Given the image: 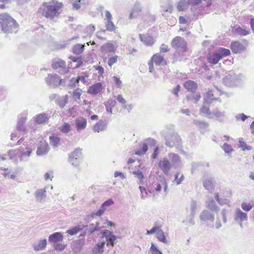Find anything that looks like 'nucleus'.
Wrapping results in <instances>:
<instances>
[{"instance_id":"f257e3e1","label":"nucleus","mask_w":254,"mask_h":254,"mask_svg":"<svg viewBox=\"0 0 254 254\" xmlns=\"http://www.w3.org/2000/svg\"><path fill=\"white\" fill-rule=\"evenodd\" d=\"M63 4L56 0L42 3L38 9V12L48 19L53 20L60 15L62 11Z\"/></svg>"},{"instance_id":"f03ea898","label":"nucleus","mask_w":254,"mask_h":254,"mask_svg":"<svg viewBox=\"0 0 254 254\" xmlns=\"http://www.w3.org/2000/svg\"><path fill=\"white\" fill-rule=\"evenodd\" d=\"M162 133L165 139L166 146L170 148L175 147L177 148H179L180 147L182 139L178 133L175 131L173 125L167 126Z\"/></svg>"},{"instance_id":"7ed1b4c3","label":"nucleus","mask_w":254,"mask_h":254,"mask_svg":"<svg viewBox=\"0 0 254 254\" xmlns=\"http://www.w3.org/2000/svg\"><path fill=\"white\" fill-rule=\"evenodd\" d=\"M187 45L185 40L180 36L176 37L172 40L171 46L176 50L174 54V59L181 61L186 59L184 57L188 52Z\"/></svg>"},{"instance_id":"20e7f679","label":"nucleus","mask_w":254,"mask_h":254,"mask_svg":"<svg viewBox=\"0 0 254 254\" xmlns=\"http://www.w3.org/2000/svg\"><path fill=\"white\" fill-rule=\"evenodd\" d=\"M18 24L16 21L7 13L0 14V28L4 33L16 32Z\"/></svg>"},{"instance_id":"39448f33","label":"nucleus","mask_w":254,"mask_h":254,"mask_svg":"<svg viewBox=\"0 0 254 254\" xmlns=\"http://www.w3.org/2000/svg\"><path fill=\"white\" fill-rule=\"evenodd\" d=\"M201 3L202 0H181L178 3L177 8L179 11H184L190 5L193 14L198 16L201 14V11L204 7Z\"/></svg>"},{"instance_id":"423d86ee","label":"nucleus","mask_w":254,"mask_h":254,"mask_svg":"<svg viewBox=\"0 0 254 254\" xmlns=\"http://www.w3.org/2000/svg\"><path fill=\"white\" fill-rule=\"evenodd\" d=\"M152 187L157 192L160 191L163 188L164 191L167 192L168 185L165 177L162 175H159L156 178L152 183Z\"/></svg>"},{"instance_id":"0eeeda50","label":"nucleus","mask_w":254,"mask_h":254,"mask_svg":"<svg viewBox=\"0 0 254 254\" xmlns=\"http://www.w3.org/2000/svg\"><path fill=\"white\" fill-rule=\"evenodd\" d=\"M81 158V149L77 148L69 154L68 161L74 167H77L80 163Z\"/></svg>"},{"instance_id":"6e6552de","label":"nucleus","mask_w":254,"mask_h":254,"mask_svg":"<svg viewBox=\"0 0 254 254\" xmlns=\"http://www.w3.org/2000/svg\"><path fill=\"white\" fill-rule=\"evenodd\" d=\"M156 144V140L151 137L147 138L144 140V142L140 146V148L136 151L135 154L138 155L144 154L148 150V145L154 146Z\"/></svg>"},{"instance_id":"1a4fd4ad","label":"nucleus","mask_w":254,"mask_h":254,"mask_svg":"<svg viewBox=\"0 0 254 254\" xmlns=\"http://www.w3.org/2000/svg\"><path fill=\"white\" fill-rule=\"evenodd\" d=\"M52 67L61 73H65L68 71V67L66 66L65 62L61 59L53 61Z\"/></svg>"},{"instance_id":"9d476101","label":"nucleus","mask_w":254,"mask_h":254,"mask_svg":"<svg viewBox=\"0 0 254 254\" xmlns=\"http://www.w3.org/2000/svg\"><path fill=\"white\" fill-rule=\"evenodd\" d=\"M102 234L103 237L106 239L107 246L113 247L115 245V241L118 239V237L114 235L112 232L108 230L102 231Z\"/></svg>"},{"instance_id":"9b49d317","label":"nucleus","mask_w":254,"mask_h":254,"mask_svg":"<svg viewBox=\"0 0 254 254\" xmlns=\"http://www.w3.org/2000/svg\"><path fill=\"white\" fill-rule=\"evenodd\" d=\"M168 160L171 164V166L176 169L180 168L182 167V162L181 158L177 154L170 153L168 154Z\"/></svg>"},{"instance_id":"f8f14e48","label":"nucleus","mask_w":254,"mask_h":254,"mask_svg":"<svg viewBox=\"0 0 254 254\" xmlns=\"http://www.w3.org/2000/svg\"><path fill=\"white\" fill-rule=\"evenodd\" d=\"M19 153L20 154L18 156V157H19L21 161L23 160L25 158L29 157L32 152L31 146L24 143L19 148Z\"/></svg>"},{"instance_id":"ddd939ff","label":"nucleus","mask_w":254,"mask_h":254,"mask_svg":"<svg viewBox=\"0 0 254 254\" xmlns=\"http://www.w3.org/2000/svg\"><path fill=\"white\" fill-rule=\"evenodd\" d=\"M47 84L51 86L60 85L62 80L56 74H49L45 79Z\"/></svg>"},{"instance_id":"4468645a","label":"nucleus","mask_w":254,"mask_h":254,"mask_svg":"<svg viewBox=\"0 0 254 254\" xmlns=\"http://www.w3.org/2000/svg\"><path fill=\"white\" fill-rule=\"evenodd\" d=\"M159 167L166 175H168L169 171L172 167L171 162L167 158H164L158 163Z\"/></svg>"},{"instance_id":"2eb2a0df","label":"nucleus","mask_w":254,"mask_h":254,"mask_svg":"<svg viewBox=\"0 0 254 254\" xmlns=\"http://www.w3.org/2000/svg\"><path fill=\"white\" fill-rule=\"evenodd\" d=\"M202 183L203 187L209 192H211L214 190L215 184L211 177H208L204 175L203 176Z\"/></svg>"},{"instance_id":"dca6fc26","label":"nucleus","mask_w":254,"mask_h":254,"mask_svg":"<svg viewBox=\"0 0 254 254\" xmlns=\"http://www.w3.org/2000/svg\"><path fill=\"white\" fill-rule=\"evenodd\" d=\"M231 49L234 54H239L245 51L246 47L238 41H235L231 43Z\"/></svg>"},{"instance_id":"f3484780","label":"nucleus","mask_w":254,"mask_h":254,"mask_svg":"<svg viewBox=\"0 0 254 254\" xmlns=\"http://www.w3.org/2000/svg\"><path fill=\"white\" fill-rule=\"evenodd\" d=\"M139 36L141 41L146 46H152L155 43V40L150 35L139 34Z\"/></svg>"},{"instance_id":"a211bd4d","label":"nucleus","mask_w":254,"mask_h":254,"mask_svg":"<svg viewBox=\"0 0 254 254\" xmlns=\"http://www.w3.org/2000/svg\"><path fill=\"white\" fill-rule=\"evenodd\" d=\"M199 218L201 221H210L213 222L214 220V215L213 213L208 210H203L199 215Z\"/></svg>"},{"instance_id":"6ab92c4d","label":"nucleus","mask_w":254,"mask_h":254,"mask_svg":"<svg viewBox=\"0 0 254 254\" xmlns=\"http://www.w3.org/2000/svg\"><path fill=\"white\" fill-rule=\"evenodd\" d=\"M206 207L211 211L218 213L220 210V208L217 205L215 200L212 197H209L206 201Z\"/></svg>"},{"instance_id":"aec40b11","label":"nucleus","mask_w":254,"mask_h":254,"mask_svg":"<svg viewBox=\"0 0 254 254\" xmlns=\"http://www.w3.org/2000/svg\"><path fill=\"white\" fill-rule=\"evenodd\" d=\"M234 220L236 221H245L248 220L247 213L243 212L240 208L235 210Z\"/></svg>"},{"instance_id":"412c9836","label":"nucleus","mask_w":254,"mask_h":254,"mask_svg":"<svg viewBox=\"0 0 254 254\" xmlns=\"http://www.w3.org/2000/svg\"><path fill=\"white\" fill-rule=\"evenodd\" d=\"M36 200L39 202H43L46 197V188L43 189H39L34 193Z\"/></svg>"},{"instance_id":"4be33fe9","label":"nucleus","mask_w":254,"mask_h":254,"mask_svg":"<svg viewBox=\"0 0 254 254\" xmlns=\"http://www.w3.org/2000/svg\"><path fill=\"white\" fill-rule=\"evenodd\" d=\"M103 89L102 84L101 82H98L91 86L87 92L91 95H96L99 93Z\"/></svg>"},{"instance_id":"5701e85b","label":"nucleus","mask_w":254,"mask_h":254,"mask_svg":"<svg viewBox=\"0 0 254 254\" xmlns=\"http://www.w3.org/2000/svg\"><path fill=\"white\" fill-rule=\"evenodd\" d=\"M75 126L77 131L83 130L87 126V121L83 117H78L75 121Z\"/></svg>"},{"instance_id":"b1692460","label":"nucleus","mask_w":254,"mask_h":254,"mask_svg":"<svg viewBox=\"0 0 254 254\" xmlns=\"http://www.w3.org/2000/svg\"><path fill=\"white\" fill-rule=\"evenodd\" d=\"M210 119L215 117L217 120L220 122H223L226 116V112L225 111L221 112L218 109H216L210 114Z\"/></svg>"},{"instance_id":"393cba45","label":"nucleus","mask_w":254,"mask_h":254,"mask_svg":"<svg viewBox=\"0 0 254 254\" xmlns=\"http://www.w3.org/2000/svg\"><path fill=\"white\" fill-rule=\"evenodd\" d=\"M105 241L99 242L92 250V254H102L104 252Z\"/></svg>"},{"instance_id":"a878e982","label":"nucleus","mask_w":254,"mask_h":254,"mask_svg":"<svg viewBox=\"0 0 254 254\" xmlns=\"http://www.w3.org/2000/svg\"><path fill=\"white\" fill-rule=\"evenodd\" d=\"M208 62L211 64H215L222 59V56L218 53L209 54L207 57Z\"/></svg>"},{"instance_id":"bb28decb","label":"nucleus","mask_w":254,"mask_h":254,"mask_svg":"<svg viewBox=\"0 0 254 254\" xmlns=\"http://www.w3.org/2000/svg\"><path fill=\"white\" fill-rule=\"evenodd\" d=\"M49 145L45 142H41L37 150V154L38 155H43L49 151Z\"/></svg>"},{"instance_id":"cd10ccee","label":"nucleus","mask_w":254,"mask_h":254,"mask_svg":"<svg viewBox=\"0 0 254 254\" xmlns=\"http://www.w3.org/2000/svg\"><path fill=\"white\" fill-rule=\"evenodd\" d=\"M213 100H218L219 102H221V100L219 98H215L214 97V95L212 94V90H209L208 91L204 97V101L207 104H210L212 102Z\"/></svg>"},{"instance_id":"c85d7f7f","label":"nucleus","mask_w":254,"mask_h":254,"mask_svg":"<svg viewBox=\"0 0 254 254\" xmlns=\"http://www.w3.org/2000/svg\"><path fill=\"white\" fill-rule=\"evenodd\" d=\"M18 121L17 122V128L19 131H23L26 129V127L24 125L26 121V117L22 115H20L19 117Z\"/></svg>"},{"instance_id":"c756f323","label":"nucleus","mask_w":254,"mask_h":254,"mask_svg":"<svg viewBox=\"0 0 254 254\" xmlns=\"http://www.w3.org/2000/svg\"><path fill=\"white\" fill-rule=\"evenodd\" d=\"M184 87L188 91L193 92L197 89V85L193 81L188 80L185 82Z\"/></svg>"},{"instance_id":"7c9ffc66","label":"nucleus","mask_w":254,"mask_h":254,"mask_svg":"<svg viewBox=\"0 0 254 254\" xmlns=\"http://www.w3.org/2000/svg\"><path fill=\"white\" fill-rule=\"evenodd\" d=\"M107 126V123L106 121H100L97 123L93 127V130L94 132H100L104 130Z\"/></svg>"},{"instance_id":"2f4dec72","label":"nucleus","mask_w":254,"mask_h":254,"mask_svg":"<svg viewBox=\"0 0 254 254\" xmlns=\"http://www.w3.org/2000/svg\"><path fill=\"white\" fill-rule=\"evenodd\" d=\"M49 119L48 115L46 113H42L37 115L35 118V122L38 124H43L47 122Z\"/></svg>"},{"instance_id":"473e14b6","label":"nucleus","mask_w":254,"mask_h":254,"mask_svg":"<svg viewBox=\"0 0 254 254\" xmlns=\"http://www.w3.org/2000/svg\"><path fill=\"white\" fill-rule=\"evenodd\" d=\"M102 52H113L114 53L116 48L114 45L112 43H107L101 47Z\"/></svg>"},{"instance_id":"72a5a7b5","label":"nucleus","mask_w":254,"mask_h":254,"mask_svg":"<svg viewBox=\"0 0 254 254\" xmlns=\"http://www.w3.org/2000/svg\"><path fill=\"white\" fill-rule=\"evenodd\" d=\"M63 237L61 233L56 232L50 235L49 237V241L51 242H58L63 240Z\"/></svg>"},{"instance_id":"f704fd0d","label":"nucleus","mask_w":254,"mask_h":254,"mask_svg":"<svg viewBox=\"0 0 254 254\" xmlns=\"http://www.w3.org/2000/svg\"><path fill=\"white\" fill-rule=\"evenodd\" d=\"M236 79V75H228L223 79V82L227 86H233L235 84L234 80Z\"/></svg>"},{"instance_id":"c9c22d12","label":"nucleus","mask_w":254,"mask_h":254,"mask_svg":"<svg viewBox=\"0 0 254 254\" xmlns=\"http://www.w3.org/2000/svg\"><path fill=\"white\" fill-rule=\"evenodd\" d=\"M47 240L43 239L40 240L38 243L33 244V248L35 251H40L43 250L46 246Z\"/></svg>"},{"instance_id":"e433bc0d","label":"nucleus","mask_w":254,"mask_h":254,"mask_svg":"<svg viewBox=\"0 0 254 254\" xmlns=\"http://www.w3.org/2000/svg\"><path fill=\"white\" fill-rule=\"evenodd\" d=\"M67 95H66L64 96L58 97L57 99H56V102L61 108H63L67 103Z\"/></svg>"},{"instance_id":"4c0bfd02","label":"nucleus","mask_w":254,"mask_h":254,"mask_svg":"<svg viewBox=\"0 0 254 254\" xmlns=\"http://www.w3.org/2000/svg\"><path fill=\"white\" fill-rule=\"evenodd\" d=\"M141 8L139 4L134 5L132 9V11L129 14V18L132 19L137 16L138 13L141 11Z\"/></svg>"},{"instance_id":"58836bf2","label":"nucleus","mask_w":254,"mask_h":254,"mask_svg":"<svg viewBox=\"0 0 254 254\" xmlns=\"http://www.w3.org/2000/svg\"><path fill=\"white\" fill-rule=\"evenodd\" d=\"M84 50V44H77L73 48V53L76 55H79Z\"/></svg>"},{"instance_id":"ea45409f","label":"nucleus","mask_w":254,"mask_h":254,"mask_svg":"<svg viewBox=\"0 0 254 254\" xmlns=\"http://www.w3.org/2000/svg\"><path fill=\"white\" fill-rule=\"evenodd\" d=\"M153 62L157 65L160 64L164 61V57L160 55V54H156L152 58Z\"/></svg>"},{"instance_id":"a19ab883","label":"nucleus","mask_w":254,"mask_h":254,"mask_svg":"<svg viewBox=\"0 0 254 254\" xmlns=\"http://www.w3.org/2000/svg\"><path fill=\"white\" fill-rule=\"evenodd\" d=\"M235 32L241 36H246L250 34V31L241 28L240 26H236L234 27Z\"/></svg>"},{"instance_id":"79ce46f5","label":"nucleus","mask_w":254,"mask_h":254,"mask_svg":"<svg viewBox=\"0 0 254 254\" xmlns=\"http://www.w3.org/2000/svg\"><path fill=\"white\" fill-rule=\"evenodd\" d=\"M99 223L96 222L95 226H94L93 224H91L89 225H87L86 226V230L88 231L89 234H91L93 232L99 230Z\"/></svg>"},{"instance_id":"37998d69","label":"nucleus","mask_w":254,"mask_h":254,"mask_svg":"<svg viewBox=\"0 0 254 254\" xmlns=\"http://www.w3.org/2000/svg\"><path fill=\"white\" fill-rule=\"evenodd\" d=\"M157 239L161 242L164 244H168V242L162 230H159L156 233Z\"/></svg>"},{"instance_id":"c03bdc74","label":"nucleus","mask_w":254,"mask_h":254,"mask_svg":"<svg viewBox=\"0 0 254 254\" xmlns=\"http://www.w3.org/2000/svg\"><path fill=\"white\" fill-rule=\"evenodd\" d=\"M83 227L80 225H77L72 229H69L66 231V233L70 235H74L76 234L78 232L81 230Z\"/></svg>"},{"instance_id":"a18cd8bd","label":"nucleus","mask_w":254,"mask_h":254,"mask_svg":"<svg viewBox=\"0 0 254 254\" xmlns=\"http://www.w3.org/2000/svg\"><path fill=\"white\" fill-rule=\"evenodd\" d=\"M50 143L54 147H57L59 144L60 138L56 136L52 135L49 137Z\"/></svg>"},{"instance_id":"49530a36","label":"nucleus","mask_w":254,"mask_h":254,"mask_svg":"<svg viewBox=\"0 0 254 254\" xmlns=\"http://www.w3.org/2000/svg\"><path fill=\"white\" fill-rule=\"evenodd\" d=\"M60 130L64 133H68L71 130V126L69 124L64 123L59 128Z\"/></svg>"},{"instance_id":"de8ad7c7","label":"nucleus","mask_w":254,"mask_h":254,"mask_svg":"<svg viewBox=\"0 0 254 254\" xmlns=\"http://www.w3.org/2000/svg\"><path fill=\"white\" fill-rule=\"evenodd\" d=\"M195 215L190 214L187 217L186 219L183 221V223L187 224H190V225H193L195 223L194 217Z\"/></svg>"},{"instance_id":"09e8293b","label":"nucleus","mask_w":254,"mask_h":254,"mask_svg":"<svg viewBox=\"0 0 254 254\" xmlns=\"http://www.w3.org/2000/svg\"><path fill=\"white\" fill-rule=\"evenodd\" d=\"M132 174L135 176L136 178L140 180L139 184H143V179H144V175L142 172L139 170L134 171Z\"/></svg>"},{"instance_id":"8fccbe9b","label":"nucleus","mask_w":254,"mask_h":254,"mask_svg":"<svg viewBox=\"0 0 254 254\" xmlns=\"http://www.w3.org/2000/svg\"><path fill=\"white\" fill-rule=\"evenodd\" d=\"M180 173L177 172L175 175V179L173 182H176L177 185H179L182 183L184 180V176L183 174L181 175V177L179 178Z\"/></svg>"},{"instance_id":"3c124183","label":"nucleus","mask_w":254,"mask_h":254,"mask_svg":"<svg viewBox=\"0 0 254 254\" xmlns=\"http://www.w3.org/2000/svg\"><path fill=\"white\" fill-rule=\"evenodd\" d=\"M106 27L107 30L110 31H113L115 30L116 28L115 25L112 22V20H107V22L106 23Z\"/></svg>"},{"instance_id":"603ef678","label":"nucleus","mask_w":254,"mask_h":254,"mask_svg":"<svg viewBox=\"0 0 254 254\" xmlns=\"http://www.w3.org/2000/svg\"><path fill=\"white\" fill-rule=\"evenodd\" d=\"M197 207V202L194 200L191 201L190 204V214L195 215Z\"/></svg>"},{"instance_id":"864d4df0","label":"nucleus","mask_w":254,"mask_h":254,"mask_svg":"<svg viewBox=\"0 0 254 254\" xmlns=\"http://www.w3.org/2000/svg\"><path fill=\"white\" fill-rule=\"evenodd\" d=\"M222 57L224 56H228L230 54V51L229 49L224 48H220L219 50V53Z\"/></svg>"},{"instance_id":"5fc2aeb1","label":"nucleus","mask_w":254,"mask_h":254,"mask_svg":"<svg viewBox=\"0 0 254 254\" xmlns=\"http://www.w3.org/2000/svg\"><path fill=\"white\" fill-rule=\"evenodd\" d=\"M114 204V202L112 199H109L105 201L102 205L101 206L105 210L111 205Z\"/></svg>"},{"instance_id":"6e6d98bb","label":"nucleus","mask_w":254,"mask_h":254,"mask_svg":"<svg viewBox=\"0 0 254 254\" xmlns=\"http://www.w3.org/2000/svg\"><path fill=\"white\" fill-rule=\"evenodd\" d=\"M239 147L242 148V150L245 151L246 150H250L252 149V147L250 146H248L246 143L242 140H239Z\"/></svg>"},{"instance_id":"4d7b16f0","label":"nucleus","mask_w":254,"mask_h":254,"mask_svg":"<svg viewBox=\"0 0 254 254\" xmlns=\"http://www.w3.org/2000/svg\"><path fill=\"white\" fill-rule=\"evenodd\" d=\"M193 123L194 125H195L201 128H205L208 126V125L207 123H205L204 122H202L200 121L194 120Z\"/></svg>"},{"instance_id":"13d9d810","label":"nucleus","mask_w":254,"mask_h":254,"mask_svg":"<svg viewBox=\"0 0 254 254\" xmlns=\"http://www.w3.org/2000/svg\"><path fill=\"white\" fill-rule=\"evenodd\" d=\"M222 148L226 153L230 154L233 151L231 145L225 143L222 146Z\"/></svg>"},{"instance_id":"bf43d9fd","label":"nucleus","mask_w":254,"mask_h":254,"mask_svg":"<svg viewBox=\"0 0 254 254\" xmlns=\"http://www.w3.org/2000/svg\"><path fill=\"white\" fill-rule=\"evenodd\" d=\"M19 148L16 150H11L8 152V155L10 159H13L19 154Z\"/></svg>"},{"instance_id":"052dcab7","label":"nucleus","mask_w":254,"mask_h":254,"mask_svg":"<svg viewBox=\"0 0 254 254\" xmlns=\"http://www.w3.org/2000/svg\"><path fill=\"white\" fill-rule=\"evenodd\" d=\"M200 112L201 113L205 114L207 115V117L209 118H210V114H212V112H210L209 111V109L208 107L203 106L202 108L200 109Z\"/></svg>"},{"instance_id":"680f3d73","label":"nucleus","mask_w":254,"mask_h":254,"mask_svg":"<svg viewBox=\"0 0 254 254\" xmlns=\"http://www.w3.org/2000/svg\"><path fill=\"white\" fill-rule=\"evenodd\" d=\"M117 100L119 102L123 105V107L124 109H127V106L126 105V101L121 95H118L117 96Z\"/></svg>"},{"instance_id":"e2e57ef3","label":"nucleus","mask_w":254,"mask_h":254,"mask_svg":"<svg viewBox=\"0 0 254 254\" xmlns=\"http://www.w3.org/2000/svg\"><path fill=\"white\" fill-rule=\"evenodd\" d=\"M139 189L141 193V198L142 199L146 198L147 197L148 194L146 189L144 187L141 186H140Z\"/></svg>"},{"instance_id":"0e129e2a","label":"nucleus","mask_w":254,"mask_h":254,"mask_svg":"<svg viewBox=\"0 0 254 254\" xmlns=\"http://www.w3.org/2000/svg\"><path fill=\"white\" fill-rule=\"evenodd\" d=\"M241 207L243 210L246 211H249L252 209V205L250 203L243 202L241 204Z\"/></svg>"},{"instance_id":"69168bd1","label":"nucleus","mask_w":254,"mask_h":254,"mask_svg":"<svg viewBox=\"0 0 254 254\" xmlns=\"http://www.w3.org/2000/svg\"><path fill=\"white\" fill-rule=\"evenodd\" d=\"M118 58V56L117 55L110 58L108 62V65L111 67L113 64L117 63Z\"/></svg>"},{"instance_id":"338daca9","label":"nucleus","mask_w":254,"mask_h":254,"mask_svg":"<svg viewBox=\"0 0 254 254\" xmlns=\"http://www.w3.org/2000/svg\"><path fill=\"white\" fill-rule=\"evenodd\" d=\"M95 28L94 26L89 25L85 29L86 32L87 33V35L91 36L94 33Z\"/></svg>"},{"instance_id":"774afa93","label":"nucleus","mask_w":254,"mask_h":254,"mask_svg":"<svg viewBox=\"0 0 254 254\" xmlns=\"http://www.w3.org/2000/svg\"><path fill=\"white\" fill-rule=\"evenodd\" d=\"M151 251L155 254H163L153 244H151L150 248Z\"/></svg>"}]
</instances>
